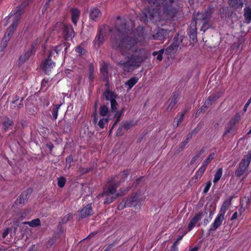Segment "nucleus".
<instances>
[{"instance_id": "nucleus-1", "label": "nucleus", "mask_w": 251, "mask_h": 251, "mask_svg": "<svg viewBox=\"0 0 251 251\" xmlns=\"http://www.w3.org/2000/svg\"><path fill=\"white\" fill-rule=\"evenodd\" d=\"M131 22L125 19H118L116 21L114 30L112 31L115 37L113 39L112 46L119 49L123 55L127 59L126 62L121 61L119 64L124 71L131 72L138 68L147 58L146 50L138 49L137 43L143 41L144 37L142 32L137 31L134 33L131 32V28L126 25Z\"/></svg>"}, {"instance_id": "nucleus-2", "label": "nucleus", "mask_w": 251, "mask_h": 251, "mask_svg": "<svg viewBox=\"0 0 251 251\" xmlns=\"http://www.w3.org/2000/svg\"><path fill=\"white\" fill-rule=\"evenodd\" d=\"M155 12V21L168 20L173 18L180 10L177 0H165Z\"/></svg>"}, {"instance_id": "nucleus-3", "label": "nucleus", "mask_w": 251, "mask_h": 251, "mask_svg": "<svg viewBox=\"0 0 251 251\" xmlns=\"http://www.w3.org/2000/svg\"><path fill=\"white\" fill-rule=\"evenodd\" d=\"M209 16L206 13H198L194 21H192L190 25V36L193 40L196 38L197 35V26H201V29L205 31L209 27Z\"/></svg>"}, {"instance_id": "nucleus-4", "label": "nucleus", "mask_w": 251, "mask_h": 251, "mask_svg": "<svg viewBox=\"0 0 251 251\" xmlns=\"http://www.w3.org/2000/svg\"><path fill=\"white\" fill-rule=\"evenodd\" d=\"M27 5V3L25 2L24 5H22L17 7V10L15 12H14V13L10 14L9 18L12 19L14 21L12 25L7 29L2 39V44L4 47H5L7 46V42L9 41L17 25L18 21L20 19V15L23 13V10L24 8Z\"/></svg>"}, {"instance_id": "nucleus-5", "label": "nucleus", "mask_w": 251, "mask_h": 251, "mask_svg": "<svg viewBox=\"0 0 251 251\" xmlns=\"http://www.w3.org/2000/svg\"><path fill=\"white\" fill-rule=\"evenodd\" d=\"M145 199L141 191L137 192L133 195L129 199L126 201L123 200L118 205V208L122 209L124 207H133L135 209L139 210L140 209L142 202Z\"/></svg>"}, {"instance_id": "nucleus-6", "label": "nucleus", "mask_w": 251, "mask_h": 251, "mask_svg": "<svg viewBox=\"0 0 251 251\" xmlns=\"http://www.w3.org/2000/svg\"><path fill=\"white\" fill-rule=\"evenodd\" d=\"M118 187V185L114 184L110 186L107 190H104L103 193L99 195V197H106L104 201V203L109 204L111 203L113 200L117 197L123 195L128 191L127 189H124L120 192L116 193V188Z\"/></svg>"}, {"instance_id": "nucleus-7", "label": "nucleus", "mask_w": 251, "mask_h": 251, "mask_svg": "<svg viewBox=\"0 0 251 251\" xmlns=\"http://www.w3.org/2000/svg\"><path fill=\"white\" fill-rule=\"evenodd\" d=\"M151 5V8L145 9L144 14L147 19L152 20L155 17V12L158 11V8L163 3V0H147Z\"/></svg>"}, {"instance_id": "nucleus-8", "label": "nucleus", "mask_w": 251, "mask_h": 251, "mask_svg": "<svg viewBox=\"0 0 251 251\" xmlns=\"http://www.w3.org/2000/svg\"><path fill=\"white\" fill-rule=\"evenodd\" d=\"M42 43V39L41 37L37 38L35 40H34L31 45V48L30 50L25 54L21 55L19 58L20 61L23 63L26 60H27L29 57L31 55V54L35 52V48L38 45Z\"/></svg>"}, {"instance_id": "nucleus-9", "label": "nucleus", "mask_w": 251, "mask_h": 251, "mask_svg": "<svg viewBox=\"0 0 251 251\" xmlns=\"http://www.w3.org/2000/svg\"><path fill=\"white\" fill-rule=\"evenodd\" d=\"M108 28V27L106 28L105 27L100 28L98 34L94 40V45L95 48H99L104 42L105 37L106 36V31Z\"/></svg>"}, {"instance_id": "nucleus-10", "label": "nucleus", "mask_w": 251, "mask_h": 251, "mask_svg": "<svg viewBox=\"0 0 251 251\" xmlns=\"http://www.w3.org/2000/svg\"><path fill=\"white\" fill-rule=\"evenodd\" d=\"M168 34V30L163 28H158L154 30L152 35V39L161 40L166 37Z\"/></svg>"}, {"instance_id": "nucleus-11", "label": "nucleus", "mask_w": 251, "mask_h": 251, "mask_svg": "<svg viewBox=\"0 0 251 251\" xmlns=\"http://www.w3.org/2000/svg\"><path fill=\"white\" fill-rule=\"evenodd\" d=\"M247 0H228V5L233 9H242Z\"/></svg>"}, {"instance_id": "nucleus-12", "label": "nucleus", "mask_w": 251, "mask_h": 251, "mask_svg": "<svg viewBox=\"0 0 251 251\" xmlns=\"http://www.w3.org/2000/svg\"><path fill=\"white\" fill-rule=\"evenodd\" d=\"M203 216L202 212H199L196 214L190 221L188 226V231H191L201 219Z\"/></svg>"}, {"instance_id": "nucleus-13", "label": "nucleus", "mask_w": 251, "mask_h": 251, "mask_svg": "<svg viewBox=\"0 0 251 251\" xmlns=\"http://www.w3.org/2000/svg\"><path fill=\"white\" fill-rule=\"evenodd\" d=\"M54 66L55 63L49 57L46 59L42 64L43 69L46 74L49 73Z\"/></svg>"}, {"instance_id": "nucleus-14", "label": "nucleus", "mask_w": 251, "mask_h": 251, "mask_svg": "<svg viewBox=\"0 0 251 251\" xmlns=\"http://www.w3.org/2000/svg\"><path fill=\"white\" fill-rule=\"evenodd\" d=\"M31 191L30 190H28L26 191L23 192L18 199L16 200V203L17 204H23L25 203L29 197L30 195Z\"/></svg>"}, {"instance_id": "nucleus-15", "label": "nucleus", "mask_w": 251, "mask_h": 251, "mask_svg": "<svg viewBox=\"0 0 251 251\" xmlns=\"http://www.w3.org/2000/svg\"><path fill=\"white\" fill-rule=\"evenodd\" d=\"M63 36L66 39H69L74 37V32L73 28L70 25H65L63 32Z\"/></svg>"}, {"instance_id": "nucleus-16", "label": "nucleus", "mask_w": 251, "mask_h": 251, "mask_svg": "<svg viewBox=\"0 0 251 251\" xmlns=\"http://www.w3.org/2000/svg\"><path fill=\"white\" fill-rule=\"evenodd\" d=\"M92 214V210L91 205L89 204L82 208L80 212L79 215L82 218H83L90 216Z\"/></svg>"}, {"instance_id": "nucleus-17", "label": "nucleus", "mask_w": 251, "mask_h": 251, "mask_svg": "<svg viewBox=\"0 0 251 251\" xmlns=\"http://www.w3.org/2000/svg\"><path fill=\"white\" fill-rule=\"evenodd\" d=\"M101 16V12L100 10L96 8L92 9L90 12V18L91 20L97 21H98Z\"/></svg>"}, {"instance_id": "nucleus-18", "label": "nucleus", "mask_w": 251, "mask_h": 251, "mask_svg": "<svg viewBox=\"0 0 251 251\" xmlns=\"http://www.w3.org/2000/svg\"><path fill=\"white\" fill-rule=\"evenodd\" d=\"M251 161V154L248 153L246 157L243 159L240 163V167L243 168V169L246 170L248 166L249 165Z\"/></svg>"}, {"instance_id": "nucleus-19", "label": "nucleus", "mask_w": 251, "mask_h": 251, "mask_svg": "<svg viewBox=\"0 0 251 251\" xmlns=\"http://www.w3.org/2000/svg\"><path fill=\"white\" fill-rule=\"evenodd\" d=\"M241 210L244 211L249 207L250 205V200L249 198L245 197L240 201Z\"/></svg>"}, {"instance_id": "nucleus-20", "label": "nucleus", "mask_w": 251, "mask_h": 251, "mask_svg": "<svg viewBox=\"0 0 251 251\" xmlns=\"http://www.w3.org/2000/svg\"><path fill=\"white\" fill-rule=\"evenodd\" d=\"M205 170L206 169L202 166L200 167L196 172L194 177L190 180L189 183H193L194 179L198 180L200 179L202 176Z\"/></svg>"}, {"instance_id": "nucleus-21", "label": "nucleus", "mask_w": 251, "mask_h": 251, "mask_svg": "<svg viewBox=\"0 0 251 251\" xmlns=\"http://www.w3.org/2000/svg\"><path fill=\"white\" fill-rule=\"evenodd\" d=\"M244 16L245 22L249 24L251 22V7H248L244 9Z\"/></svg>"}, {"instance_id": "nucleus-22", "label": "nucleus", "mask_w": 251, "mask_h": 251, "mask_svg": "<svg viewBox=\"0 0 251 251\" xmlns=\"http://www.w3.org/2000/svg\"><path fill=\"white\" fill-rule=\"evenodd\" d=\"M64 46L62 45H59L58 46L55 47L53 49L51 50L50 51L49 58H51L52 56L55 57V54L57 55L59 51L62 50Z\"/></svg>"}, {"instance_id": "nucleus-23", "label": "nucleus", "mask_w": 251, "mask_h": 251, "mask_svg": "<svg viewBox=\"0 0 251 251\" xmlns=\"http://www.w3.org/2000/svg\"><path fill=\"white\" fill-rule=\"evenodd\" d=\"M73 22L76 24L79 16V11L77 9H73L71 11Z\"/></svg>"}, {"instance_id": "nucleus-24", "label": "nucleus", "mask_w": 251, "mask_h": 251, "mask_svg": "<svg viewBox=\"0 0 251 251\" xmlns=\"http://www.w3.org/2000/svg\"><path fill=\"white\" fill-rule=\"evenodd\" d=\"M220 226V215H218L211 226L209 228V233H212L213 231L216 230L219 226Z\"/></svg>"}, {"instance_id": "nucleus-25", "label": "nucleus", "mask_w": 251, "mask_h": 251, "mask_svg": "<svg viewBox=\"0 0 251 251\" xmlns=\"http://www.w3.org/2000/svg\"><path fill=\"white\" fill-rule=\"evenodd\" d=\"M231 198H229L226 201H225L224 202L222 208L221 209V219L222 218L223 219V211L226 210L229 207V206L231 204Z\"/></svg>"}, {"instance_id": "nucleus-26", "label": "nucleus", "mask_w": 251, "mask_h": 251, "mask_svg": "<svg viewBox=\"0 0 251 251\" xmlns=\"http://www.w3.org/2000/svg\"><path fill=\"white\" fill-rule=\"evenodd\" d=\"M138 79L136 77H133L126 82V85L128 86V89H130L138 82Z\"/></svg>"}, {"instance_id": "nucleus-27", "label": "nucleus", "mask_w": 251, "mask_h": 251, "mask_svg": "<svg viewBox=\"0 0 251 251\" xmlns=\"http://www.w3.org/2000/svg\"><path fill=\"white\" fill-rule=\"evenodd\" d=\"M211 104V98H208L204 102V105H202L201 108L199 109L197 111V114L201 113V112H204L205 109H206L208 106Z\"/></svg>"}, {"instance_id": "nucleus-28", "label": "nucleus", "mask_w": 251, "mask_h": 251, "mask_svg": "<svg viewBox=\"0 0 251 251\" xmlns=\"http://www.w3.org/2000/svg\"><path fill=\"white\" fill-rule=\"evenodd\" d=\"M23 98L16 99L13 101V106L16 108H20L23 106Z\"/></svg>"}, {"instance_id": "nucleus-29", "label": "nucleus", "mask_w": 251, "mask_h": 251, "mask_svg": "<svg viewBox=\"0 0 251 251\" xmlns=\"http://www.w3.org/2000/svg\"><path fill=\"white\" fill-rule=\"evenodd\" d=\"M215 157V153H211L209 156L205 159V160L202 163V166L205 168V169L207 167V166L208 165V163Z\"/></svg>"}, {"instance_id": "nucleus-30", "label": "nucleus", "mask_w": 251, "mask_h": 251, "mask_svg": "<svg viewBox=\"0 0 251 251\" xmlns=\"http://www.w3.org/2000/svg\"><path fill=\"white\" fill-rule=\"evenodd\" d=\"M24 224H28L31 227H36L40 225V220L39 219H36L30 222H25Z\"/></svg>"}, {"instance_id": "nucleus-31", "label": "nucleus", "mask_w": 251, "mask_h": 251, "mask_svg": "<svg viewBox=\"0 0 251 251\" xmlns=\"http://www.w3.org/2000/svg\"><path fill=\"white\" fill-rule=\"evenodd\" d=\"M105 97L106 100H110V101L111 100H115V96L113 93L112 92H110L109 91H107L105 93Z\"/></svg>"}, {"instance_id": "nucleus-32", "label": "nucleus", "mask_w": 251, "mask_h": 251, "mask_svg": "<svg viewBox=\"0 0 251 251\" xmlns=\"http://www.w3.org/2000/svg\"><path fill=\"white\" fill-rule=\"evenodd\" d=\"M164 52V50H159L158 51H154L152 53V55L154 56H156V59L160 61L162 60V54Z\"/></svg>"}, {"instance_id": "nucleus-33", "label": "nucleus", "mask_w": 251, "mask_h": 251, "mask_svg": "<svg viewBox=\"0 0 251 251\" xmlns=\"http://www.w3.org/2000/svg\"><path fill=\"white\" fill-rule=\"evenodd\" d=\"M60 106H61V104L55 105L54 107L52 109V114L53 117L55 119H56L57 118L58 111V109H59Z\"/></svg>"}, {"instance_id": "nucleus-34", "label": "nucleus", "mask_w": 251, "mask_h": 251, "mask_svg": "<svg viewBox=\"0 0 251 251\" xmlns=\"http://www.w3.org/2000/svg\"><path fill=\"white\" fill-rule=\"evenodd\" d=\"M108 66L107 64H103L100 69V72L104 78H106L108 75Z\"/></svg>"}, {"instance_id": "nucleus-35", "label": "nucleus", "mask_w": 251, "mask_h": 251, "mask_svg": "<svg viewBox=\"0 0 251 251\" xmlns=\"http://www.w3.org/2000/svg\"><path fill=\"white\" fill-rule=\"evenodd\" d=\"M177 100L176 98H173L170 101L168 106L167 108V111H171L173 107L175 106L176 103H177Z\"/></svg>"}, {"instance_id": "nucleus-36", "label": "nucleus", "mask_w": 251, "mask_h": 251, "mask_svg": "<svg viewBox=\"0 0 251 251\" xmlns=\"http://www.w3.org/2000/svg\"><path fill=\"white\" fill-rule=\"evenodd\" d=\"M108 109L107 107H106V106L103 105V106H102L100 107V113L101 116H106L108 113Z\"/></svg>"}, {"instance_id": "nucleus-37", "label": "nucleus", "mask_w": 251, "mask_h": 251, "mask_svg": "<svg viewBox=\"0 0 251 251\" xmlns=\"http://www.w3.org/2000/svg\"><path fill=\"white\" fill-rule=\"evenodd\" d=\"M108 120L107 118H103L100 119L98 123L99 126L101 128H103L104 125L107 124Z\"/></svg>"}, {"instance_id": "nucleus-38", "label": "nucleus", "mask_w": 251, "mask_h": 251, "mask_svg": "<svg viewBox=\"0 0 251 251\" xmlns=\"http://www.w3.org/2000/svg\"><path fill=\"white\" fill-rule=\"evenodd\" d=\"M66 183V179L64 177H60L58 179V185L59 187H63Z\"/></svg>"}, {"instance_id": "nucleus-39", "label": "nucleus", "mask_w": 251, "mask_h": 251, "mask_svg": "<svg viewBox=\"0 0 251 251\" xmlns=\"http://www.w3.org/2000/svg\"><path fill=\"white\" fill-rule=\"evenodd\" d=\"M111 110L113 112H116L118 103L115 100H111L110 101Z\"/></svg>"}, {"instance_id": "nucleus-40", "label": "nucleus", "mask_w": 251, "mask_h": 251, "mask_svg": "<svg viewBox=\"0 0 251 251\" xmlns=\"http://www.w3.org/2000/svg\"><path fill=\"white\" fill-rule=\"evenodd\" d=\"M12 124V122L9 120V119H7L3 123V126H4V129L5 130H6L7 129H8L9 127L10 126H11Z\"/></svg>"}, {"instance_id": "nucleus-41", "label": "nucleus", "mask_w": 251, "mask_h": 251, "mask_svg": "<svg viewBox=\"0 0 251 251\" xmlns=\"http://www.w3.org/2000/svg\"><path fill=\"white\" fill-rule=\"evenodd\" d=\"M73 158L71 156H68L66 159V167H67L68 169H69L71 166V164L73 162Z\"/></svg>"}, {"instance_id": "nucleus-42", "label": "nucleus", "mask_w": 251, "mask_h": 251, "mask_svg": "<svg viewBox=\"0 0 251 251\" xmlns=\"http://www.w3.org/2000/svg\"><path fill=\"white\" fill-rule=\"evenodd\" d=\"M245 171L246 170L243 169V168L239 167L236 171V175L237 176H240L243 174Z\"/></svg>"}, {"instance_id": "nucleus-43", "label": "nucleus", "mask_w": 251, "mask_h": 251, "mask_svg": "<svg viewBox=\"0 0 251 251\" xmlns=\"http://www.w3.org/2000/svg\"><path fill=\"white\" fill-rule=\"evenodd\" d=\"M220 180V169H219L215 175V177L213 180V182L216 183Z\"/></svg>"}, {"instance_id": "nucleus-44", "label": "nucleus", "mask_w": 251, "mask_h": 251, "mask_svg": "<svg viewBox=\"0 0 251 251\" xmlns=\"http://www.w3.org/2000/svg\"><path fill=\"white\" fill-rule=\"evenodd\" d=\"M191 138H192V135L191 134H189V135H187L186 140L184 142H183L182 143V144H181V146L182 149H183V148L185 147L186 145L188 142L189 140Z\"/></svg>"}, {"instance_id": "nucleus-45", "label": "nucleus", "mask_w": 251, "mask_h": 251, "mask_svg": "<svg viewBox=\"0 0 251 251\" xmlns=\"http://www.w3.org/2000/svg\"><path fill=\"white\" fill-rule=\"evenodd\" d=\"M211 185V182L210 181H209L206 183V185L203 190V193L204 194H206L209 190V188H210Z\"/></svg>"}, {"instance_id": "nucleus-46", "label": "nucleus", "mask_w": 251, "mask_h": 251, "mask_svg": "<svg viewBox=\"0 0 251 251\" xmlns=\"http://www.w3.org/2000/svg\"><path fill=\"white\" fill-rule=\"evenodd\" d=\"M76 51L80 55L85 53V50L80 46H78L76 48Z\"/></svg>"}, {"instance_id": "nucleus-47", "label": "nucleus", "mask_w": 251, "mask_h": 251, "mask_svg": "<svg viewBox=\"0 0 251 251\" xmlns=\"http://www.w3.org/2000/svg\"><path fill=\"white\" fill-rule=\"evenodd\" d=\"M93 72H94V68L92 65L90 66L89 68V79H93Z\"/></svg>"}, {"instance_id": "nucleus-48", "label": "nucleus", "mask_w": 251, "mask_h": 251, "mask_svg": "<svg viewBox=\"0 0 251 251\" xmlns=\"http://www.w3.org/2000/svg\"><path fill=\"white\" fill-rule=\"evenodd\" d=\"M239 215H241V212L239 213H238L237 212H234L231 218V220H233L236 219Z\"/></svg>"}, {"instance_id": "nucleus-49", "label": "nucleus", "mask_w": 251, "mask_h": 251, "mask_svg": "<svg viewBox=\"0 0 251 251\" xmlns=\"http://www.w3.org/2000/svg\"><path fill=\"white\" fill-rule=\"evenodd\" d=\"M184 114H185V113H184L180 115L179 119H177V123L176 124V126H178L179 123L182 121V120H183V119L184 118Z\"/></svg>"}, {"instance_id": "nucleus-50", "label": "nucleus", "mask_w": 251, "mask_h": 251, "mask_svg": "<svg viewBox=\"0 0 251 251\" xmlns=\"http://www.w3.org/2000/svg\"><path fill=\"white\" fill-rule=\"evenodd\" d=\"M9 228H6L4 230V231H3L2 235L3 238H4L8 235V234L9 233Z\"/></svg>"}, {"instance_id": "nucleus-51", "label": "nucleus", "mask_w": 251, "mask_h": 251, "mask_svg": "<svg viewBox=\"0 0 251 251\" xmlns=\"http://www.w3.org/2000/svg\"><path fill=\"white\" fill-rule=\"evenodd\" d=\"M174 48H176V45H172L169 47L167 48L166 50L168 51V52H171L172 50H174Z\"/></svg>"}, {"instance_id": "nucleus-52", "label": "nucleus", "mask_w": 251, "mask_h": 251, "mask_svg": "<svg viewBox=\"0 0 251 251\" xmlns=\"http://www.w3.org/2000/svg\"><path fill=\"white\" fill-rule=\"evenodd\" d=\"M250 104V103H249V102H248L246 103L243 108L244 111L246 112L247 111V108Z\"/></svg>"}, {"instance_id": "nucleus-53", "label": "nucleus", "mask_w": 251, "mask_h": 251, "mask_svg": "<svg viewBox=\"0 0 251 251\" xmlns=\"http://www.w3.org/2000/svg\"><path fill=\"white\" fill-rule=\"evenodd\" d=\"M229 132L230 129H227L226 131L224 133L223 137L225 138Z\"/></svg>"}, {"instance_id": "nucleus-54", "label": "nucleus", "mask_w": 251, "mask_h": 251, "mask_svg": "<svg viewBox=\"0 0 251 251\" xmlns=\"http://www.w3.org/2000/svg\"><path fill=\"white\" fill-rule=\"evenodd\" d=\"M215 76H214V75H212L210 78V79H209V82L210 83H211L212 81L214 79Z\"/></svg>"}, {"instance_id": "nucleus-55", "label": "nucleus", "mask_w": 251, "mask_h": 251, "mask_svg": "<svg viewBox=\"0 0 251 251\" xmlns=\"http://www.w3.org/2000/svg\"><path fill=\"white\" fill-rule=\"evenodd\" d=\"M198 251V248L197 247H195V248H193L192 250H191L190 251Z\"/></svg>"}, {"instance_id": "nucleus-56", "label": "nucleus", "mask_w": 251, "mask_h": 251, "mask_svg": "<svg viewBox=\"0 0 251 251\" xmlns=\"http://www.w3.org/2000/svg\"><path fill=\"white\" fill-rule=\"evenodd\" d=\"M123 175L125 177H126L128 175V173L127 172H124L123 173Z\"/></svg>"}, {"instance_id": "nucleus-57", "label": "nucleus", "mask_w": 251, "mask_h": 251, "mask_svg": "<svg viewBox=\"0 0 251 251\" xmlns=\"http://www.w3.org/2000/svg\"><path fill=\"white\" fill-rule=\"evenodd\" d=\"M129 127V126H128V124H127L126 125H125V128H126L128 129Z\"/></svg>"}, {"instance_id": "nucleus-58", "label": "nucleus", "mask_w": 251, "mask_h": 251, "mask_svg": "<svg viewBox=\"0 0 251 251\" xmlns=\"http://www.w3.org/2000/svg\"><path fill=\"white\" fill-rule=\"evenodd\" d=\"M247 102H249V103L251 104V98H250V99L248 100V101Z\"/></svg>"}, {"instance_id": "nucleus-59", "label": "nucleus", "mask_w": 251, "mask_h": 251, "mask_svg": "<svg viewBox=\"0 0 251 251\" xmlns=\"http://www.w3.org/2000/svg\"><path fill=\"white\" fill-rule=\"evenodd\" d=\"M172 251H177L176 249L175 248H174V249H172Z\"/></svg>"}, {"instance_id": "nucleus-60", "label": "nucleus", "mask_w": 251, "mask_h": 251, "mask_svg": "<svg viewBox=\"0 0 251 251\" xmlns=\"http://www.w3.org/2000/svg\"><path fill=\"white\" fill-rule=\"evenodd\" d=\"M92 236V234H90V235L87 237V238H89V237H91Z\"/></svg>"}, {"instance_id": "nucleus-61", "label": "nucleus", "mask_w": 251, "mask_h": 251, "mask_svg": "<svg viewBox=\"0 0 251 251\" xmlns=\"http://www.w3.org/2000/svg\"><path fill=\"white\" fill-rule=\"evenodd\" d=\"M97 120V118L95 117V119H94V122H96Z\"/></svg>"}, {"instance_id": "nucleus-62", "label": "nucleus", "mask_w": 251, "mask_h": 251, "mask_svg": "<svg viewBox=\"0 0 251 251\" xmlns=\"http://www.w3.org/2000/svg\"><path fill=\"white\" fill-rule=\"evenodd\" d=\"M53 0H48V2H50L51 1H53Z\"/></svg>"}, {"instance_id": "nucleus-63", "label": "nucleus", "mask_w": 251, "mask_h": 251, "mask_svg": "<svg viewBox=\"0 0 251 251\" xmlns=\"http://www.w3.org/2000/svg\"><path fill=\"white\" fill-rule=\"evenodd\" d=\"M220 175H221V176L222 175V173H221V172Z\"/></svg>"}]
</instances>
